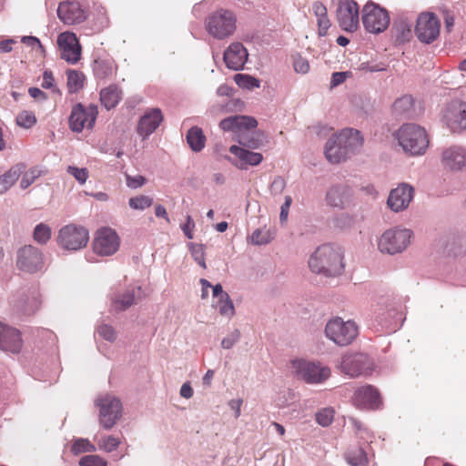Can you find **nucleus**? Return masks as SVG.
Segmentation results:
<instances>
[{"label": "nucleus", "instance_id": "f257e3e1", "mask_svg": "<svg viewBox=\"0 0 466 466\" xmlns=\"http://www.w3.org/2000/svg\"><path fill=\"white\" fill-rule=\"evenodd\" d=\"M362 145L363 138L360 131L344 129L328 139L325 145V156L331 164H339L350 154L360 149Z\"/></svg>", "mask_w": 466, "mask_h": 466}, {"label": "nucleus", "instance_id": "f03ea898", "mask_svg": "<svg viewBox=\"0 0 466 466\" xmlns=\"http://www.w3.org/2000/svg\"><path fill=\"white\" fill-rule=\"evenodd\" d=\"M340 248L324 244L317 248L309 259V267L313 273L334 277L344 269Z\"/></svg>", "mask_w": 466, "mask_h": 466}, {"label": "nucleus", "instance_id": "7ed1b4c3", "mask_svg": "<svg viewBox=\"0 0 466 466\" xmlns=\"http://www.w3.org/2000/svg\"><path fill=\"white\" fill-rule=\"evenodd\" d=\"M397 138L403 150L412 156L423 154L429 146L425 129L416 124L401 126Z\"/></svg>", "mask_w": 466, "mask_h": 466}, {"label": "nucleus", "instance_id": "20e7f679", "mask_svg": "<svg viewBox=\"0 0 466 466\" xmlns=\"http://www.w3.org/2000/svg\"><path fill=\"white\" fill-rule=\"evenodd\" d=\"M412 231L401 227L385 230L378 240V248L381 253L395 255L404 251L410 244Z\"/></svg>", "mask_w": 466, "mask_h": 466}, {"label": "nucleus", "instance_id": "39448f33", "mask_svg": "<svg viewBox=\"0 0 466 466\" xmlns=\"http://www.w3.org/2000/svg\"><path fill=\"white\" fill-rule=\"evenodd\" d=\"M326 337L338 346H348L358 336V326L352 320L339 317L330 319L325 326Z\"/></svg>", "mask_w": 466, "mask_h": 466}, {"label": "nucleus", "instance_id": "423d86ee", "mask_svg": "<svg viewBox=\"0 0 466 466\" xmlns=\"http://www.w3.org/2000/svg\"><path fill=\"white\" fill-rule=\"evenodd\" d=\"M290 369L295 377L309 384L321 383L330 376L328 367L304 359L293 360Z\"/></svg>", "mask_w": 466, "mask_h": 466}, {"label": "nucleus", "instance_id": "0eeeda50", "mask_svg": "<svg viewBox=\"0 0 466 466\" xmlns=\"http://www.w3.org/2000/svg\"><path fill=\"white\" fill-rule=\"evenodd\" d=\"M237 18L233 12L219 9L212 13L206 20V28L209 35L218 39L230 36L236 30Z\"/></svg>", "mask_w": 466, "mask_h": 466}, {"label": "nucleus", "instance_id": "6e6552de", "mask_svg": "<svg viewBox=\"0 0 466 466\" xmlns=\"http://www.w3.org/2000/svg\"><path fill=\"white\" fill-rule=\"evenodd\" d=\"M96 406L99 408V424L105 430H111L122 415V404L116 397L105 394L98 397Z\"/></svg>", "mask_w": 466, "mask_h": 466}, {"label": "nucleus", "instance_id": "1a4fd4ad", "mask_svg": "<svg viewBox=\"0 0 466 466\" xmlns=\"http://www.w3.org/2000/svg\"><path fill=\"white\" fill-rule=\"evenodd\" d=\"M56 240L62 248L76 251L86 246L89 240V233L82 226L69 224L59 230Z\"/></svg>", "mask_w": 466, "mask_h": 466}, {"label": "nucleus", "instance_id": "9d476101", "mask_svg": "<svg viewBox=\"0 0 466 466\" xmlns=\"http://www.w3.org/2000/svg\"><path fill=\"white\" fill-rule=\"evenodd\" d=\"M362 22L368 32L379 34L389 26L390 15L386 9L373 2H368L362 9Z\"/></svg>", "mask_w": 466, "mask_h": 466}, {"label": "nucleus", "instance_id": "9b49d317", "mask_svg": "<svg viewBox=\"0 0 466 466\" xmlns=\"http://www.w3.org/2000/svg\"><path fill=\"white\" fill-rule=\"evenodd\" d=\"M16 266L19 270L35 274L45 268V256L41 249L32 245L20 248L16 255Z\"/></svg>", "mask_w": 466, "mask_h": 466}, {"label": "nucleus", "instance_id": "f8f14e48", "mask_svg": "<svg viewBox=\"0 0 466 466\" xmlns=\"http://www.w3.org/2000/svg\"><path fill=\"white\" fill-rule=\"evenodd\" d=\"M98 115V109L96 105L90 104L88 106L81 103L75 105L69 116V127L73 132H81L84 128L91 129Z\"/></svg>", "mask_w": 466, "mask_h": 466}, {"label": "nucleus", "instance_id": "ddd939ff", "mask_svg": "<svg viewBox=\"0 0 466 466\" xmlns=\"http://www.w3.org/2000/svg\"><path fill=\"white\" fill-rule=\"evenodd\" d=\"M40 305V296L35 289L19 290L13 296L12 307L18 315L31 316L38 310Z\"/></svg>", "mask_w": 466, "mask_h": 466}, {"label": "nucleus", "instance_id": "4468645a", "mask_svg": "<svg viewBox=\"0 0 466 466\" xmlns=\"http://www.w3.org/2000/svg\"><path fill=\"white\" fill-rule=\"evenodd\" d=\"M339 27L347 32H354L359 27V5L354 0H339L336 11Z\"/></svg>", "mask_w": 466, "mask_h": 466}, {"label": "nucleus", "instance_id": "2eb2a0df", "mask_svg": "<svg viewBox=\"0 0 466 466\" xmlns=\"http://www.w3.org/2000/svg\"><path fill=\"white\" fill-rule=\"evenodd\" d=\"M440 20L434 13H421L417 18L415 34L421 43L431 44L440 35Z\"/></svg>", "mask_w": 466, "mask_h": 466}, {"label": "nucleus", "instance_id": "dca6fc26", "mask_svg": "<svg viewBox=\"0 0 466 466\" xmlns=\"http://www.w3.org/2000/svg\"><path fill=\"white\" fill-rule=\"evenodd\" d=\"M120 238L116 232L110 228H102L96 233L93 241V250L99 256H112L119 248Z\"/></svg>", "mask_w": 466, "mask_h": 466}, {"label": "nucleus", "instance_id": "f3484780", "mask_svg": "<svg viewBox=\"0 0 466 466\" xmlns=\"http://www.w3.org/2000/svg\"><path fill=\"white\" fill-rule=\"evenodd\" d=\"M353 193L350 186L343 183L331 185L326 191L325 203L328 207L344 210L352 204Z\"/></svg>", "mask_w": 466, "mask_h": 466}, {"label": "nucleus", "instance_id": "a211bd4d", "mask_svg": "<svg viewBox=\"0 0 466 466\" xmlns=\"http://www.w3.org/2000/svg\"><path fill=\"white\" fill-rule=\"evenodd\" d=\"M339 367L346 375L358 377L369 373L371 362L368 355L363 353L345 354Z\"/></svg>", "mask_w": 466, "mask_h": 466}, {"label": "nucleus", "instance_id": "6ab92c4d", "mask_svg": "<svg viewBox=\"0 0 466 466\" xmlns=\"http://www.w3.org/2000/svg\"><path fill=\"white\" fill-rule=\"evenodd\" d=\"M414 198V187L408 183H400L390 190L387 206L393 212H401L408 208Z\"/></svg>", "mask_w": 466, "mask_h": 466}, {"label": "nucleus", "instance_id": "aec40b11", "mask_svg": "<svg viewBox=\"0 0 466 466\" xmlns=\"http://www.w3.org/2000/svg\"><path fill=\"white\" fill-rule=\"evenodd\" d=\"M60 56L69 64H76L81 57V46L76 35L71 32L61 33L57 37Z\"/></svg>", "mask_w": 466, "mask_h": 466}, {"label": "nucleus", "instance_id": "412c9836", "mask_svg": "<svg viewBox=\"0 0 466 466\" xmlns=\"http://www.w3.org/2000/svg\"><path fill=\"white\" fill-rule=\"evenodd\" d=\"M444 120L452 132L466 129V102L452 101L444 113Z\"/></svg>", "mask_w": 466, "mask_h": 466}, {"label": "nucleus", "instance_id": "4be33fe9", "mask_svg": "<svg viewBox=\"0 0 466 466\" xmlns=\"http://www.w3.org/2000/svg\"><path fill=\"white\" fill-rule=\"evenodd\" d=\"M258 126V121L249 116L235 115L220 121L219 127L224 131H231L238 137L248 133Z\"/></svg>", "mask_w": 466, "mask_h": 466}, {"label": "nucleus", "instance_id": "5701e85b", "mask_svg": "<svg viewBox=\"0 0 466 466\" xmlns=\"http://www.w3.org/2000/svg\"><path fill=\"white\" fill-rule=\"evenodd\" d=\"M23 346L21 332L0 322V350L19 353Z\"/></svg>", "mask_w": 466, "mask_h": 466}, {"label": "nucleus", "instance_id": "b1692460", "mask_svg": "<svg viewBox=\"0 0 466 466\" xmlns=\"http://www.w3.org/2000/svg\"><path fill=\"white\" fill-rule=\"evenodd\" d=\"M248 56L245 46L239 42H234L225 50L223 59L229 69L238 71L244 67Z\"/></svg>", "mask_w": 466, "mask_h": 466}, {"label": "nucleus", "instance_id": "393cba45", "mask_svg": "<svg viewBox=\"0 0 466 466\" xmlns=\"http://www.w3.org/2000/svg\"><path fill=\"white\" fill-rule=\"evenodd\" d=\"M163 121V115L159 108H151L140 117L137 131L143 139L147 138Z\"/></svg>", "mask_w": 466, "mask_h": 466}, {"label": "nucleus", "instance_id": "a878e982", "mask_svg": "<svg viewBox=\"0 0 466 466\" xmlns=\"http://www.w3.org/2000/svg\"><path fill=\"white\" fill-rule=\"evenodd\" d=\"M58 17L67 25H75L83 22L86 15L80 4L76 1L60 3L57 8Z\"/></svg>", "mask_w": 466, "mask_h": 466}, {"label": "nucleus", "instance_id": "bb28decb", "mask_svg": "<svg viewBox=\"0 0 466 466\" xmlns=\"http://www.w3.org/2000/svg\"><path fill=\"white\" fill-rule=\"evenodd\" d=\"M353 402L360 409H378L381 400L374 387L366 385L355 390Z\"/></svg>", "mask_w": 466, "mask_h": 466}, {"label": "nucleus", "instance_id": "cd10ccee", "mask_svg": "<svg viewBox=\"0 0 466 466\" xmlns=\"http://www.w3.org/2000/svg\"><path fill=\"white\" fill-rule=\"evenodd\" d=\"M441 162L451 171H461L466 168V148L452 146L442 152Z\"/></svg>", "mask_w": 466, "mask_h": 466}, {"label": "nucleus", "instance_id": "c85d7f7f", "mask_svg": "<svg viewBox=\"0 0 466 466\" xmlns=\"http://www.w3.org/2000/svg\"><path fill=\"white\" fill-rule=\"evenodd\" d=\"M229 152L238 157V162L233 164L239 169H246L248 166H258L263 160L260 153L249 151L236 145L229 147Z\"/></svg>", "mask_w": 466, "mask_h": 466}, {"label": "nucleus", "instance_id": "c756f323", "mask_svg": "<svg viewBox=\"0 0 466 466\" xmlns=\"http://www.w3.org/2000/svg\"><path fill=\"white\" fill-rule=\"evenodd\" d=\"M141 287L127 289L124 293L116 295L112 302L113 308L117 311H124L141 299Z\"/></svg>", "mask_w": 466, "mask_h": 466}, {"label": "nucleus", "instance_id": "7c9ffc66", "mask_svg": "<svg viewBox=\"0 0 466 466\" xmlns=\"http://www.w3.org/2000/svg\"><path fill=\"white\" fill-rule=\"evenodd\" d=\"M24 170L25 165L17 164L0 176V196L7 192L15 184Z\"/></svg>", "mask_w": 466, "mask_h": 466}, {"label": "nucleus", "instance_id": "2f4dec72", "mask_svg": "<svg viewBox=\"0 0 466 466\" xmlns=\"http://www.w3.org/2000/svg\"><path fill=\"white\" fill-rule=\"evenodd\" d=\"M121 91L116 85H111L100 92V101L106 109L115 107L120 100Z\"/></svg>", "mask_w": 466, "mask_h": 466}, {"label": "nucleus", "instance_id": "473e14b6", "mask_svg": "<svg viewBox=\"0 0 466 466\" xmlns=\"http://www.w3.org/2000/svg\"><path fill=\"white\" fill-rule=\"evenodd\" d=\"M187 142L189 146V147L194 152H199L201 151L206 143V137L202 131V129L198 127H192L187 134Z\"/></svg>", "mask_w": 466, "mask_h": 466}, {"label": "nucleus", "instance_id": "72a5a7b5", "mask_svg": "<svg viewBox=\"0 0 466 466\" xmlns=\"http://www.w3.org/2000/svg\"><path fill=\"white\" fill-rule=\"evenodd\" d=\"M345 460L350 466H368L366 451L361 447H352L345 453Z\"/></svg>", "mask_w": 466, "mask_h": 466}, {"label": "nucleus", "instance_id": "f704fd0d", "mask_svg": "<svg viewBox=\"0 0 466 466\" xmlns=\"http://www.w3.org/2000/svg\"><path fill=\"white\" fill-rule=\"evenodd\" d=\"M93 72L96 78L105 79L113 73V63L109 60L96 59L93 63Z\"/></svg>", "mask_w": 466, "mask_h": 466}, {"label": "nucleus", "instance_id": "c9c22d12", "mask_svg": "<svg viewBox=\"0 0 466 466\" xmlns=\"http://www.w3.org/2000/svg\"><path fill=\"white\" fill-rule=\"evenodd\" d=\"M67 87L70 93H76L84 86L85 76L76 70H67Z\"/></svg>", "mask_w": 466, "mask_h": 466}, {"label": "nucleus", "instance_id": "e433bc0d", "mask_svg": "<svg viewBox=\"0 0 466 466\" xmlns=\"http://www.w3.org/2000/svg\"><path fill=\"white\" fill-rule=\"evenodd\" d=\"M219 314L228 319H231L235 315V307L229 296L219 299L214 304Z\"/></svg>", "mask_w": 466, "mask_h": 466}, {"label": "nucleus", "instance_id": "4c0bfd02", "mask_svg": "<svg viewBox=\"0 0 466 466\" xmlns=\"http://www.w3.org/2000/svg\"><path fill=\"white\" fill-rule=\"evenodd\" d=\"M236 84L244 89L253 90L260 86V81L249 75L237 74L234 76Z\"/></svg>", "mask_w": 466, "mask_h": 466}, {"label": "nucleus", "instance_id": "58836bf2", "mask_svg": "<svg viewBox=\"0 0 466 466\" xmlns=\"http://www.w3.org/2000/svg\"><path fill=\"white\" fill-rule=\"evenodd\" d=\"M413 107V98L410 96H403L398 98L393 106V111L398 115H408Z\"/></svg>", "mask_w": 466, "mask_h": 466}, {"label": "nucleus", "instance_id": "ea45409f", "mask_svg": "<svg viewBox=\"0 0 466 466\" xmlns=\"http://www.w3.org/2000/svg\"><path fill=\"white\" fill-rule=\"evenodd\" d=\"M71 451L74 455L91 453L96 451V446L91 443L88 439L78 438L72 444Z\"/></svg>", "mask_w": 466, "mask_h": 466}, {"label": "nucleus", "instance_id": "a19ab883", "mask_svg": "<svg viewBox=\"0 0 466 466\" xmlns=\"http://www.w3.org/2000/svg\"><path fill=\"white\" fill-rule=\"evenodd\" d=\"M33 238L38 244L44 245L51 238V228L45 223H39L35 226Z\"/></svg>", "mask_w": 466, "mask_h": 466}, {"label": "nucleus", "instance_id": "79ce46f5", "mask_svg": "<svg viewBox=\"0 0 466 466\" xmlns=\"http://www.w3.org/2000/svg\"><path fill=\"white\" fill-rule=\"evenodd\" d=\"M120 444L121 441L119 438L113 435L103 436L97 441L98 449L106 452H112L116 451Z\"/></svg>", "mask_w": 466, "mask_h": 466}, {"label": "nucleus", "instance_id": "37998d69", "mask_svg": "<svg viewBox=\"0 0 466 466\" xmlns=\"http://www.w3.org/2000/svg\"><path fill=\"white\" fill-rule=\"evenodd\" d=\"M251 242L254 245L261 246L268 244L274 238V235L268 229H256L251 237Z\"/></svg>", "mask_w": 466, "mask_h": 466}, {"label": "nucleus", "instance_id": "c03bdc74", "mask_svg": "<svg viewBox=\"0 0 466 466\" xmlns=\"http://www.w3.org/2000/svg\"><path fill=\"white\" fill-rule=\"evenodd\" d=\"M152 204L153 198L145 195L137 196L129 198L128 200L129 207L135 210H144L149 208Z\"/></svg>", "mask_w": 466, "mask_h": 466}, {"label": "nucleus", "instance_id": "a18cd8bd", "mask_svg": "<svg viewBox=\"0 0 466 466\" xmlns=\"http://www.w3.org/2000/svg\"><path fill=\"white\" fill-rule=\"evenodd\" d=\"M191 256L194 260L203 268H207L205 261V246L203 244L189 243Z\"/></svg>", "mask_w": 466, "mask_h": 466}, {"label": "nucleus", "instance_id": "49530a36", "mask_svg": "<svg viewBox=\"0 0 466 466\" xmlns=\"http://www.w3.org/2000/svg\"><path fill=\"white\" fill-rule=\"evenodd\" d=\"M23 176L20 181V187L22 189H26L30 187L40 176L41 172L35 167H32L27 171H23Z\"/></svg>", "mask_w": 466, "mask_h": 466}, {"label": "nucleus", "instance_id": "de8ad7c7", "mask_svg": "<svg viewBox=\"0 0 466 466\" xmlns=\"http://www.w3.org/2000/svg\"><path fill=\"white\" fill-rule=\"evenodd\" d=\"M36 122L35 116L33 112L24 110L16 116V123L19 127L25 128L32 127Z\"/></svg>", "mask_w": 466, "mask_h": 466}, {"label": "nucleus", "instance_id": "09e8293b", "mask_svg": "<svg viewBox=\"0 0 466 466\" xmlns=\"http://www.w3.org/2000/svg\"><path fill=\"white\" fill-rule=\"evenodd\" d=\"M334 418V410L331 408H325L320 410L316 413V420L317 422L323 426L327 427L331 424Z\"/></svg>", "mask_w": 466, "mask_h": 466}, {"label": "nucleus", "instance_id": "8fccbe9b", "mask_svg": "<svg viewBox=\"0 0 466 466\" xmlns=\"http://www.w3.org/2000/svg\"><path fill=\"white\" fill-rule=\"evenodd\" d=\"M79 466H107V461L99 455L89 454L80 459Z\"/></svg>", "mask_w": 466, "mask_h": 466}, {"label": "nucleus", "instance_id": "3c124183", "mask_svg": "<svg viewBox=\"0 0 466 466\" xmlns=\"http://www.w3.org/2000/svg\"><path fill=\"white\" fill-rule=\"evenodd\" d=\"M97 333L102 339L109 342L116 341L117 338V333L115 329L112 326L105 323L100 324L97 327Z\"/></svg>", "mask_w": 466, "mask_h": 466}, {"label": "nucleus", "instance_id": "603ef678", "mask_svg": "<svg viewBox=\"0 0 466 466\" xmlns=\"http://www.w3.org/2000/svg\"><path fill=\"white\" fill-rule=\"evenodd\" d=\"M293 68L296 73L306 75L309 73L310 66L307 58L296 55L293 56Z\"/></svg>", "mask_w": 466, "mask_h": 466}, {"label": "nucleus", "instance_id": "864d4df0", "mask_svg": "<svg viewBox=\"0 0 466 466\" xmlns=\"http://www.w3.org/2000/svg\"><path fill=\"white\" fill-rule=\"evenodd\" d=\"M286 180L280 177V176H278L276 177H274V179L272 180V182L270 183V186H269V191H270V194L273 196V197H278V196H280L285 187H286Z\"/></svg>", "mask_w": 466, "mask_h": 466}, {"label": "nucleus", "instance_id": "5fc2aeb1", "mask_svg": "<svg viewBox=\"0 0 466 466\" xmlns=\"http://www.w3.org/2000/svg\"><path fill=\"white\" fill-rule=\"evenodd\" d=\"M241 334L240 331L236 329L232 332H230L227 337H225L221 341V346L223 349L229 350L231 349L238 340L240 339Z\"/></svg>", "mask_w": 466, "mask_h": 466}, {"label": "nucleus", "instance_id": "6e6d98bb", "mask_svg": "<svg viewBox=\"0 0 466 466\" xmlns=\"http://www.w3.org/2000/svg\"><path fill=\"white\" fill-rule=\"evenodd\" d=\"M238 143L245 147L250 148H258L261 145L258 137H255L254 135L248 136L246 133L239 137Z\"/></svg>", "mask_w": 466, "mask_h": 466}, {"label": "nucleus", "instance_id": "4d7b16f0", "mask_svg": "<svg viewBox=\"0 0 466 466\" xmlns=\"http://www.w3.org/2000/svg\"><path fill=\"white\" fill-rule=\"evenodd\" d=\"M67 173L72 175L76 180H77L80 184H85L88 177V171L86 168H78L76 167L69 166L67 167Z\"/></svg>", "mask_w": 466, "mask_h": 466}, {"label": "nucleus", "instance_id": "13d9d810", "mask_svg": "<svg viewBox=\"0 0 466 466\" xmlns=\"http://www.w3.org/2000/svg\"><path fill=\"white\" fill-rule=\"evenodd\" d=\"M126 181H127V186L128 187L136 189V188H138V187H141L142 186H144L146 184L147 179H146V177H144L143 176H140V175H137L135 177L127 175Z\"/></svg>", "mask_w": 466, "mask_h": 466}, {"label": "nucleus", "instance_id": "bf43d9fd", "mask_svg": "<svg viewBox=\"0 0 466 466\" xmlns=\"http://www.w3.org/2000/svg\"><path fill=\"white\" fill-rule=\"evenodd\" d=\"M317 22L319 27V35L321 36L326 35L328 29L330 27V22L328 17V14L323 16L317 17Z\"/></svg>", "mask_w": 466, "mask_h": 466}, {"label": "nucleus", "instance_id": "052dcab7", "mask_svg": "<svg viewBox=\"0 0 466 466\" xmlns=\"http://www.w3.org/2000/svg\"><path fill=\"white\" fill-rule=\"evenodd\" d=\"M292 204V198L290 196L285 197V201L280 208L279 220L281 223L287 221L289 210Z\"/></svg>", "mask_w": 466, "mask_h": 466}, {"label": "nucleus", "instance_id": "680f3d73", "mask_svg": "<svg viewBox=\"0 0 466 466\" xmlns=\"http://www.w3.org/2000/svg\"><path fill=\"white\" fill-rule=\"evenodd\" d=\"M194 228H195V222L192 219L191 216L187 215V221L181 227V229H182L183 233L185 234V236L187 238H189V239L193 238V229H194Z\"/></svg>", "mask_w": 466, "mask_h": 466}, {"label": "nucleus", "instance_id": "e2e57ef3", "mask_svg": "<svg viewBox=\"0 0 466 466\" xmlns=\"http://www.w3.org/2000/svg\"><path fill=\"white\" fill-rule=\"evenodd\" d=\"M348 74V72H334L331 76L330 86L335 87L345 82Z\"/></svg>", "mask_w": 466, "mask_h": 466}, {"label": "nucleus", "instance_id": "0e129e2a", "mask_svg": "<svg viewBox=\"0 0 466 466\" xmlns=\"http://www.w3.org/2000/svg\"><path fill=\"white\" fill-rule=\"evenodd\" d=\"M335 223L339 228H346L353 223V218L349 214H341L335 218Z\"/></svg>", "mask_w": 466, "mask_h": 466}, {"label": "nucleus", "instance_id": "69168bd1", "mask_svg": "<svg viewBox=\"0 0 466 466\" xmlns=\"http://www.w3.org/2000/svg\"><path fill=\"white\" fill-rule=\"evenodd\" d=\"M54 76L50 70H46L43 73V82H42V87L46 89H49L54 86Z\"/></svg>", "mask_w": 466, "mask_h": 466}, {"label": "nucleus", "instance_id": "338daca9", "mask_svg": "<svg viewBox=\"0 0 466 466\" xmlns=\"http://www.w3.org/2000/svg\"><path fill=\"white\" fill-rule=\"evenodd\" d=\"M243 400L241 399H233L228 401V406L235 411V418H238L241 414V406Z\"/></svg>", "mask_w": 466, "mask_h": 466}, {"label": "nucleus", "instance_id": "774afa93", "mask_svg": "<svg viewBox=\"0 0 466 466\" xmlns=\"http://www.w3.org/2000/svg\"><path fill=\"white\" fill-rule=\"evenodd\" d=\"M15 43V40L13 38H8L5 40H0V53H8L13 49V45Z\"/></svg>", "mask_w": 466, "mask_h": 466}]
</instances>
